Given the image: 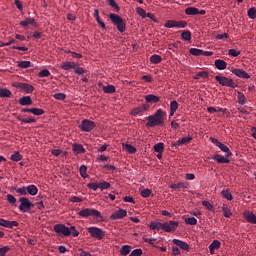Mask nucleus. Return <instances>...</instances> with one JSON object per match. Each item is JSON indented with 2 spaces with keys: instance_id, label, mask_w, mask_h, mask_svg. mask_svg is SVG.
Wrapping results in <instances>:
<instances>
[{
  "instance_id": "nucleus-1",
  "label": "nucleus",
  "mask_w": 256,
  "mask_h": 256,
  "mask_svg": "<svg viewBox=\"0 0 256 256\" xmlns=\"http://www.w3.org/2000/svg\"><path fill=\"white\" fill-rule=\"evenodd\" d=\"M163 117H165V112L163 109H158L154 115L148 116L146 120V127H159V125H163Z\"/></svg>"
},
{
  "instance_id": "nucleus-2",
  "label": "nucleus",
  "mask_w": 256,
  "mask_h": 256,
  "mask_svg": "<svg viewBox=\"0 0 256 256\" xmlns=\"http://www.w3.org/2000/svg\"><path fill=\"white\" fill-rule=\"evenodd\" d=\"M54 231L58 235H64V237H69L72 234L73 237H79V231L75 228V226H71L70 228L65 226L64 224H56L54 225Z\"/></svg>"
},
{
  "instance_id": "nucleus-3",
  "label": "nucleus",
  "mask_w": 256,
  "mask_h": 256,
  "mask_svg": "<svg viewBox=\"0 0 256 256\" xmlns=\"http://www.w3.org/2000/svg\"><path fill=\"white\" fill-rule=\"evenodd\" d=\"M109 19L112 21L116 29H118L119 33H125V31H127V25L121 16L112 13L109 14Z\"/></svg>"
},
{
  "instance_id": "nucleus-4",
  "label": "nucleus",
  "mask_w": 256,
  "mask_h": 256,
  "mask_svg": "<svg viewBox=\"0 0 256 256\" xmlns=\"http://www.w3.org/2000/svg\"><path fill=\"white\" fill-rule=\"evenodd\" d=\"M78 215L80 217H84V218L95 217L96 219H100V220L103 219V216L101 215V212L98 211V210H95L93 208H84V209L79 211Z\"/></svg>"
},
{
  "instance_id": "nucleus-5",
  "label": "nucleus",
  "mask_w": 256,
  "mask_h": 256,
  "mask_svg": "<svg viewBox=\"0 0 256 256\" xmlns=\"http://www.w3.org/2000/svg\"><path fill=\"white\" fill-rule=\"evenodd\" d=\"M87 231L93 239H98V241L105 237V231L99 227H89Z\"/></svg>"
},
{
  "instance_id": "nucleus-6",
  "label": "nucleus",
  "mask_w": 256,
  "mask_h": 256,
  "mask_svg": "<svg viewBox=\"0 0 256 256\" xmlns=\"http://www.w3.org/2000/svg\"><path fill=\"white\" fill-rule=\"evenodd\" d=\"M215 80L219 83V85H222L223 87H235V82H233V79L231 78L216 75Z\"/></svg>"
},
{
  "instance_id": "nucleus-7",
  "label": "nucleus",
  "mask_w": 256,
  "mask_h": 256,
  "mask_svg": "<svg viewBox=\"0 0 256 256\" xmlns=\"http://www.w3.org/2000/svg\"><path fill=\"white\" fill-rule=\"evenodd\" d=\"M79 129H81V131H84V133H89L93 131V129H95V122L84 119L82 120L81 125L79 126Z\"/></svg>"
},
{
  "instance_id": "nucleus-8",
  "label": "nucleus",
  "mask_w": 256,
  "mask_h": 256,
  "mask_svg": "<svg viewBox=\"0 0 256 256\" xmlns=\"http://www.w3.org/2000/svg\"><path fill=\"white\" fill-rule=\"evenodd\" d=\"M19 201H20L19 210L22 211V213H27V211H29L31 207H33V203H31V201H29V199L25 197H21Z\"/></svg>"
},
{
  "instance_id": "nucleus-9",
  "label": "nucleus",
  "mask_w": 256,
  "mask_h": 256,
  "mask_svg": "<svg viewBox=\"0 0 256 256\" xmlns=\"http://www.w3.org/2000/svg\"><path fill=\"white\" fill-rule=\"evenodd\" d=\"M177 227H179L178 221H169L163 223L162 230L165 231V233H171L173 231H176Z\"/></svg>"
},
{
  "instance_id": "nucleus-10",
  "label": "nucleus",
  "mask_w": 256,
  "mask_h": 256,
  "mask_svg": "<svg viewBox=\"0 0 256 256\" xmlns=\"http://www.w3.org/2000/svg\"><path fill=\"white\" fill-rule=\"evenodd\" d=\"M145 111H149L148 104H143L141 106H138V107L132 109V111L130 112V115L132 117L141 116V115H143V113H145Z\"/></svg>"
},
{
  "instance_id": "nucleus-11",
  "label": "nucleus",
  "mask_w": 256,
  "mask_h": 256,
  "mask_svg": "<svg viewBox=\"0 0 256 256\" xmlns=\"http://www.w3.org/2000/svg\"><path fill=\"white\" fill-rule=\"evenodd\" d=\"M127 217V210L119 208L114 213L111 214L110 219L117 221L118 219H123Z\"/></svg>"
},
{
  "instance_id": "nucleus-12",
  "label": "nucleus",
  "mask_w": 256,
  "mask_h": 256,
  "mask_svg": "<svg viewBox=\"0 0 256 256\" xmlns=\"http://www.w3.org/2000/svg\"><path fill=\"white\" fill-rule=\"evenodd\" d=\"M193 141L191 136L179 138L176 142L172 143L173 147H181L182 145H189Z\"/></svg>"
},
{
  "instance_id": "nucleus-13",
  "label": "nucleus",
  "mask_w": 256,
  "mask_h": 256,
  "mask_svg": "<svg viewBox=\"0 0 256 256\" xmlns=\"http://www.w3.org/2000/svg\"><path fill=\"white\" fill-rule=\"evenodd\" d=\"M233 75H236V77H240V79H249L251 76L244 71L243 69H233L232 70Z\"/></svg>"
},
{
  "instance_id": "nucleus-14",
  "label": "nucleus",
  "mask_w": 256,
  "mask_h": 256,
  "mask_svg": "<svg viewBox=\"0 0 256 256\" xmlns=\"http://www.w3.org/2000/svg\"><path fill=\"white\" fill-rule=\"evenodd\" d=\"M172 243H174V245H177V247H180V249H183L184 251H189V244L183 242V240L173 239Z\"/></svg>"
},
{
  "instance_id": "nucleus-15",
  "label": "nucleus",
  "mask_w": 256,
  "mask_h": 256,
  "mask_svg": "<svg viewBox=\"0 0 256 256\" xmlns=\"http://www.w3.org/2000/svg\"><path fill=\"white\" fill-rule=\"evenodd\" d=\"M243 215L248 223L256 224V216L253 212L245 211Z\"/></svg>"
},
{
  "instance_id": "nucleus-16",
  "label": "nucleus",
  "mask_w": 256,
  "mask_h": 256,
  "mask_svg": "<svg viewBox=\"0 0 256 256\" xmlns=\"http://www.w3.org/2000/svg\"><path fill=\"white\" fill-rule=\"evenodd\" d=\"M221 242L219 240H213V242L209 245L210 255H215V249H220Z\"/></svg>"
},
{
  "instance_id": "nucleus-17",
  "label": "nucleus",
  "mask_w": 256,
  "mask_h": 256,
  "mask_svg": "<svg viewBox=\"0 0 256 256\" xmlns=\"http://www.w3.org/2000/svg\"><path fill=\"white\" fill-rule=\"evenodd\" d=\"M61 69H64V71H69L71 69H75V67H77V64L75 62H71V61H66L63 62L60 65Z\"/></svg>"
},
{
  "instance_id": "nucleus-18",
  "label": "nucleus",
  "mask_w": 256,
  "mask_h": 256,
  "mask_svg": "<svg viewBox=\"0 0 256 256\" xmlns=\"http://www.w3.org/2000/svg\"><path fill=\"white\" fill-rule=\"evenodd\" d=\"M214 65H215L216 69H218L219 71H223V70L227 69V62H225L222 59L215 60Z\"/></svg>"
},
{
  "instance_id": "nucleus-19",
  "label": "nucleus",
  "mask_w": 256,
  "mask_h": 256,
  "mask_svg": "<svg viewBox=\"0 0 256 256\" xmlns=\"http://www.w3.org/2000/svg\"><path fill=\"white\" fill-rule=\"evenodd\" d=\"M188 187H189V184L184 182L170 185V189H173L174 191H181V189H187Z\"/></svg>"
},
{
  "instance_id": "nucleus-20",
  "label": "nucleus",
  "mask_w": 256,
  "mask_h": 256,
  "mask_svg": "<svg viewBox=\"0 0 256 256\" xmlns=\"http://www.w3.org/2000/svg\"><path fill=\"white\" fill-rule=\"evenodd\" d=\"M229 157L231 156H227V154L225 156L217 154L213 159L214 161H217V163H230Z\"/></svg>"
},
{
  "instance_id": "nucleus-21",
  "label": "nucleus",
  "mask_w": 256,
  "mask_h": 256,
  "mask_svg": "<svg viewBox=\"0 0 256 256\" xmlns=\"http://www.w3.org/2000/svg\"><path fill=\"white\" fill-rule=\"evenodd\" d=\"M19 104L22 105L23 107H25L27 105H32L33 100H31V96H23V97L19 98Z\"/></svg>"
},
{
  "instance_id": "nucleus-22",
  "label": "nucleus",
  "mask_w": 256,
  "mask_h": 256,
  "mask_svg": "<svg viewBox=\"0 0 256 256\" xmlns=\"http://www.w3.org/2000/svg\"><path fill=\"white\" fill-rule=\"evenodd\" d=\"M146 103H159L160 98L154 94H148L145 96Z\"/></svg>"
},
{
  "instance_id": "nucleus-23",
  "label": "nucleus",
  "mask_w": 256,
  "mask_h": 256,
  "mask_svg": "<svg viewBox=\"0 0 256 256\" xmlns=\"http://www.w3.org/2000/svg\"><path fill=\"white\" fill-rule=\"evenodd\" d=\"M177 109H179V103H177L176 100H173L170 103V114H169V117H173V115H175V112L177 111Z\"/></svg>"
},
{
  "instance_id": "nucleus-24",
  "label": "nucleus",
  "mask_w": 256,
  "mask_h": 256,
  "mask_svg": "<svg viewBox=\"0 0 256 256\" xmlns=\"http://www.w3.org/2000/svg\"><path fill=\"white\" fill-rule=\"evenodd\" d=\"M218 148L220 151H223V153H226L227 157H231L233 155V153L231 152L229 147H227V145H225L221 142H220V145L218 146Z\"/></svg>"
},
{
  "instance_id": "nucleus-25",
  "label": "nucleus",
  "mask_w": 256,
  "mask_h": 256,
  "mask_svg": "<svg viewBox=\"0 0 256 256\" xmlns=\"http://www.w3.org/2000/svg\"><path fill=\"white\" fill-rule=\"evenodd\" d=\"M72 149L76 155H79V153H85V148H83V145L81 144H73Z\"/></svg>"
},
{
  "instance_id": "nucleus-26",
  "label": "nucleus",
  "mask_w": 256,
  "mask_h": 256,
  "mask_svg": "<svg viewBox=\"0 0 256 256\" xmlns=\"http://www.w3.org/2000/svg\"><path fill=\"white\" fill-rule=\"evenodd\" d=\"M28 195L35 196L37 193H39V189L35 185H29L27 186Z\"/></svg>"
},
{
  "instance_id": "nucleus-27",
  "label": "nucleus",
  "mask_w": 256,
  "mask_h": 256,
  "mask_svg": "<svg viewBox=\"0 0 256 256\" xmlns=\"http://www.w3.org/2000/svg\"><path fill=\"white\" fill-rule=\"evenodd\" d=\"M149 228L152 229V231H160V229H163V223L161 222H151L149 225Z\"/></svg>"
},
{
  "instance_id": "nucleus-28",
  "label": "nucleus",
  "mask_w": 256,
  "mask_h": 256,
  "mask_svg": "<svg viewBox=\"0 0 256 256\" xmlns=\"http://www.w3.org/2000/svg\"><path fill=\"white\" fill-rule=\"evenodd\" d=\"M21 91L24 93H31L32 91H35V87H33V85L23 83Z\"/></svg>"
},
{
  "instance_id": "nucleus-29",
  "label": "nucleus",
  "mask_w": 256,
  "mask_h": 256,
  "mask_svg": "<svg viewBox=\"0 0 256 256\" xmlns=\"http://www.w3.org/2000/svg\"><path fill=\"white\" fill-rule=\"evenodd\" d=\"M94 17H95L98 25H100V27L102 29H105V22L101 21V18L99 17V10L98 9L94 10Z\"/></svg>"
},
{
  "instance_id": "nucleus-30",
  "label": "nucleus",
  "mask_w": 256,
  "mask_h": 256,
  "mask_svg": "<svg viewBox=\"0 0 256 256\" xmlns=\"http://www.w3.org/2000/svg\"><path fill=\"white\" fill-rule=\"evenodd\" d=\"M123 149H125V151H127L128 153H130L131 155H134V153H137V148L134 147L131 144H125L123 145Z\"/></svg>"
},
{
  "instance_id": "nucleus-31",
  "label": "nucleus",
  "mask_w": 256,
  "mask_h": 256,
  "mask_svg": "<svg viewBox=\"0 0 256 256\" xmlns=\"http://www.w3.org/2000/svg\"><path fill=\"white\" fill-rule=\"evenodd\" d=\"M161 61H163V59L158 54H153L150 57V62L153 63V65H157V64L161 63Z\"/></svg>"
},
{
  "instance_id": "nucleus-32",
  "label": "nucleus",
  "mask_w": 256,
  "mask_h": 256,
  "mask_svg": "<svg viewBox=\"0 0 256 256\" xmlns=\"http://www.w3.org/2000/svg\"><path fill=\"white\" fill-rule=\"evenodd\" d=\"M186 15H199V9L195 7H188L185 9Z\"/></svg>"
},
{
  "instance_id": "nucleus-33",
  "label": "nucleus",
  "mask_w": 256,
  "mask_h": 256,
  "mask_svg": "<svg viewBox=\"0 0 256 256\" xmlns=\"http://www.w3.org/2000/svg\"><path fill=\"white\" fill-rule=\"evenodd\" d=\"M35 18H26L24 21L20 22L22 27H29V25H34Z\"/></svg>"
},
{
  "instance_id": "nucleus-34",
  "label": "nucleus",
  "mask_w": 256,
  "mask_h": 256,
  "mask_svg": "<svg viewBox=\"0 0 256 256\" xmlns=\"http://www.w3.org/2000/svg\"><path fill=\"white\" fill-rule=\"evenodd\" d=\"M221 194L224 197V199H227V201H233V195L231 194L229 189L222 190Z\"/></svg>"
},
{
  "instance_id": "nucleus-35",
  "label": "nucleus",
  "mask_w": 256,
  "mask_h": 256,
  "mask_svg": "<svg viewBox=\"0 0 256 256\" xmlns=\"http://www.w3.org/2000/svg\"><path fill=\"white\" fill-rule=\"evenodd\" d=\"M207 77H209V72L201 71L194 75L193 79H207Z\"/></svg>"
},
{
  "instance_id": "nucleus-36",
  "label": "nucleus",
  "mask_w": 256,
  "mask_h": 256,
  "mask_svg": "<svg viewBox=\"0 0 256 256\" xmlns=\"http://www.w3.org/2000/svg\"><path fill=\"white\" fill-rule=\"evenodd\" d=\"M222 212L226 219H229L231 215H233V213H231V209H229V207H227L225 204L222 206Z\"/></svg>"
},
{
  "instance_id": "nucleus-37",
  "label": "nucleus",
  "mask_w": 256,
  "mask_h": 256,
  "mask_svg": "<svg viewBox=\"0 0 256 256\" xmlns=\"http://www.w3.org/2000/svg\"><path fill=\"white\" fill-rule=\"evenodd\" d=\"M164 149H165V144H163V142H159L154 145V151L156 153H163Z\"/></svg>"
},
{
  "instance_id": "nucleus-38",
  "label": "nucleus",
  "mask_w": 256,
  "mask_h": 256,
  "mask_svg": "<svg viewBox=\"0 0 256 256\" xmlns=\"http://www.w3.org/2000/svg\"><path fill=\"white\" fill-rule=\"evenodd\" d=\"M130 253H131V246L124 245V246L121 247V249H120V254L121 255L126 256V255H129Z\"/></svg>"
},
{
  "instance_id": "nucleus-39",
  "label": "nucleus",
  "mask_w": 256,
  "mask_h": 256,
  "mask_svg": "<svg viewBox=\"0 0 256 256\" xmlns=\"http://www.w3.org/2000/svg\"><path fill=\"white\" fill-rule=\"evenodd\" d=\"M237 99L240 105H245L247 103V98H245V94L241 92H238Z\"/></svg>"
},
{
  "instance_id": "nucleus-40",
  "label": "nucleus",
  "mask_w": 256,
  "mask_h": 256,
  "mask_svg": "<svg viewBox=\"0 0 256 256\" xmlns=\"http://www.w3.org/2000/svg\"><path fill=\"white\" fill-rule=\"evenodd\" d=\"M190 55H194V57H199V56L203 55V50L198 49V48H191Z\"/></svg>"
},
{
  "instance_id": "nucleus-41",
  "label": "nucleus",
  "mask_w": 256,
  "mask_h": 256,
  "mask_svg": "<svg viewBox=\"0 0 256 256\" xmlns=\"http://www.w3.org/2000/svg\"><path fill=\"white\" fill-rule=\"evenodd\" d=\"M11 161L19 162L23 159V156L19 152H15L10 156Z\"/></svg>"
},
{
  "instance_id": "nucleus-42",
  "label": "nucleus",
  "mask_w": 256,
  "mask_h": 256,
  "mask_svg": "<svg viewBox=\"0 0 256 256\" xmlns=\"http://www.w3.org/2000/svg\"><path fill=\"white\" fill-rule=\"evenodd\" d=\"M32 115H36L37 117L41 116V115H45V110L41 109V108H32Z\"/></svg>"
},
{
  "instance_id": "nucleus-43",
  "label": "nucleus",
  "mask_w": 256,
  "mask_h": 256,
  "mask_svg": "<svg viewBox=\"0 0 256 256\" xmlns=\"http://www.w3.org/2000/svg\"><path fill=\"white\" fill-rule=\"evenodd\" d=\"M18 67L21 69H29V67H31V61H20L18 62Z\"/></svg>"
},
{
  "instance_id": "nucleus-44",
  "label": "nucleus",
  "mask_w": 256,
  "mask_h": 256,
  "mask_svg": "<svg viewBox=\"0 0 256 256\" xmlns=\"http://www.w3.org/2000/svg\"><path fill=\"white\" fill-rule=\"evenodd\" d=\"M183 41H191V32L189 30L183 31L181 34Z\"/></svg>"
},
{
  "instance_id": "nucleus-45",
  "label": "nucleus",
  "mask_w": 256,
  "mask_h": 256,
  "mask_svg": "<svg viewBox=\"0 0 256 256\" xmlns=\"http://www.w3.org/2000/svg\"><path fill=\"white\" fill-rule=\"evenodd\" d=\"M0 97H11V90L7 88L0 89Z\"/></svg>"
},
{
  "instance_id": "nucleus-46",
  "label": "nucleus",
  "mask_w": 256,
  "mask_h": 256,
  "mask_svg": "<svg viewBox=\"0 0 256 256\" xmlns=\"http://www.w3.org/2000/svg\"><path fill=\"white\" fill-rule=\"evenodd\" d=\"M79 172H80L81 177H83V179H87V177H88L87 166H85V165L80 166Z\"/></svg>"
},
{
  "instance_id": "nucleus-47",
  "label": "nucleus",
  "mask_w": 256,
  "mask_h": 256,
  "mask_svg": "<svg viewBox=\"0 0 256 256\" xmlns=\"http://www.w3.org/2000/svg\"><path fill=\"white\" fill-rule=\"evenodd\" d=\"M164 27H166V29H173V28L176 27V21L175 20H168L164 24Z\"/></svg>"
},
{
  "instance_id": "nucleus-48",
  "label": "nucleus",
  "mask_w": 256,
  "mask_h": 256,
  "mask_svg": "<svg viewBox=\"0 0 256 256\" xmlns=\"http://www.w3.org/2000/svg\"><path fill=\"white\" fill-rule=\"evenodd\" d=\"M99 184V189H101V191H104L105 189H109L111 187V183L104 181V182H100Z\"/></svg>"
},
{
  "instance_id": "nucleus-49",
  "label": "nucleus",
  "mask_w": 256,
  "mask_h": 256,
  "mask_svg": "<svg viewBox=\"0 0 256 256\" xmlns=\"http://www.w3.org/2000/svg\"><path fill=\"white\" fill-rule=\"evenodd\" d=\"M186 225H197V218L195 217H189L185 219Z\"/></svg>"
},
{
  "instance_id": "nucleus-50",
  "label": "nucleus",
  "mask_w": 256,
  "mask_h": 256,
  "mask_svg": "<svg viewBox=\"0 0 256 256\" xmlns=\"http://www.w3.org/2000/svg\"><path fill=\"white\" fill-rule=\"evenodd\" d=\"M6 199H7L8 203H10V205H16V203H17V198H15V196H13L11 194H8L6 196Z\"/></svg>"
},
{
  "instance_id": "nucleus-51",
  "label": "nucleus",
  "mask_w": 256,
  "mask_h": 256,
  "mask_svg": "<svg viewBox=\"0 0 256 256\" xmlns=\"http://www.w3.org/2000/svg\"><path fill=\"white\" fill-rule=\"evenodd\" d=\"M249 19H256V7H252L248 10Z\"/></svg>"
},
{
  "instance_id": "nucleus-52",
  "label": "nucleus",
  "mask_w": 256,
  "mask_h": 256,
  "mask_svg": "<svg viewBox=\"0 0 256 256\" xmlns=\"http://www.w3.org/2000/svg\"><path fill=\"white\" fill-rule=\"evenodd\" d=\"M104 93H115V86L108 85L103 87Z\"/></svg>"
},
{
  "instance_id": "nucleus-53",
  "label": "nucleus",
  "mask_w": 256,
  "mask_h": 256,
  "mask_svg": "<svg viewBox=\"0 0 256 256\" xmlns=\"http://www.w3.org/2000/svg\"><path fill=\"white\" fill-rule=\"evenodd\" d=\"M17 119L18 121H21V123H24V124L35 123L36 121L35 118H31V117L27 119H22L21 117H18Z\"/></svg>"
},
{
  "instance_id": "nucleus-54",
  "label": "nucleus",
  "mask_w": 256,
  "mask_h": 256,
  "mask_svg": "<svg viewBox=\"0 0 256 256\" xmlns=\"http://www.w3.org/2000/svg\"><path fill=\"white\" fill-rule=\"evenodd\" d=\"M54 99H56L57 101H65V93H56L53 95Z\"/></svg>"
},
{
  "instance_id": "nucleus-55",
  "label": "nucleus",
  "mask_w": 256,
  "mask_h": 256,
  "mask_svg": "<svg viewBox=\"0 0 256 256\" xmlns=\"http://www.w3.org/2000/svg\"><path fill=\"white\" fill-rule=\"evenodd\" d=\"M208 113H223V108H215V107H208L207 108Z\"/></svg>"
},
{
  "instance_id": "nucleus-56",
  "label": "nucleus",
  "mask_w": 256,
  "mask_h": 256,
  "mask_svg": "<svg viewBox=\"0 0 256 256\" xmlns=\"http://www.w3.org/2000/svg\"><path fill=\"white\" fill-rule=\"evenodd\" d=\"M228 55H230L231 57H239V55H241V52L239 50L230 49L228 51Z\"/></svg>"
},
{
  "instance_id": "nucleus-57",
  "label": "nucleus",
  "mask_w": 256,
  "mask_h": 256,
  "mask_svg": "<svg viewBox=\"0 0 256 256\" xmlns=\"http://www.w3.org/2000/svg\"><path fill=\"white\" fill-rule=\"evenodd\" d=\"M143 255V250L141 248L134 249L131 253L130 256H142Z\"/></svg>"
},
{
  "instance_id": "nucleus-58",
  "label": "nucleus",
  "mask_w": 256,
  "mask_h": 256,
  "mask_svg": "<svg viewBox=\"0 0 256 256\" xmlns=\"http://www.w3.org/2000/svg\"><path fill=\"white\" fill-rule=\"evenodd\" d=\"M187 27V22L181 20V21H176V28L178 29H185Z\"/></svg>"
},
{
  "instance_id": "nucleus-59",
  "label": "nucleus",
  "mask_w": 256,
  "mask_h": 256,
  "mask_svg": "<svg viewBox=\"0 0 256 256\" xmlns=\"http://www.w3.org/2000/svg\"><path fill=\"white\" fill-rule=\"evenodd\" d=\"M141 197L147 198L151 195V190L149 188L143 189L140 192Z\"/></svg>"
},
{
  "instance_id": "nucleus-60",
  "label": "nucleus",
  "mask_w": 256,
  "mask_h": 256,
  "mask_svg": "<svg viewBox=\"0 0 256 256\" xmlns=\"http://www.w3.org/2000/svg\"><path fill=\"white\" fill-rule=\"evenodd\" d=\"M49 75H51V72L48 69L41 70L38 73V77H49Z\"/></svg>"
},
{
  "instance_id": "nucleus-61",
  "label": "nucleus",
  "mask_w": 256,
  "mask_h": 256,
  "mask_svg": "<svg viewBox=\"0 0 256 256\" xmlns=\"http://www.w3.org/2000/svg\"><path fill=\"white\" fill-rule=\"evenodd\" d=\"M88 189H92V191H97L99 189V183H88Z\"/></svg>"
},
{
  "instance_id": "nucleus-62",
  "label": "nucleus",
  "mask_w": 256,
  "mask_h": 256,
  "mask_svg": "<svg viewBox=\"0 0 256 256\" xmlns=\"http://www.w3.org/2000/svg\"><path fill=\"white\" fill-rule=\"evenodd\" d=\"M138 15H140V17H142V19H145V17H147V12H145V10L143 8H137L136 9Z\"/></svg>"
},
{
  "instance_id": "nucleus-63",
  "label": "nucleus",
  "mask_w": 256,
  "mask_h": 256,
  "mask_svg": "<svg viewBox=\"0 0 256 256\" xmlns=\"http://www.w3.org/2000/svg\"><path fill=\"white\" fill-rule=\"evenodd\" d=\"M17 193H19V195H27L28 194V190H27V187H21V188H18L16 190Z\"/></svg>"
},
{
  "instance_id": "nucleus-64",
  "label": "nucleus",
  "mask_w": 256,
  "mask_h": 256,
  "mask_svg": "<svg viewBox=\"0 0 256 256\" xmlns=\"http://www.w3.org/2000/svg\"><path fill=\"white\" fill-rule=\"evenodd\" d=\"M9 249H10L9 246H4V247L0 248V256L7 255Z\"/></svg>"
}]
</instances>
